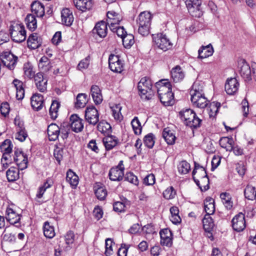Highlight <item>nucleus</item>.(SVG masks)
I'll use <instances>...</instances> for the list:
<instances>
[{
	"mask_svg": "<svg viewBox=\"0 0 256 256\" xmlns=\"http://www.w3.org/2000/svg\"><path fill=\"white\" fill-rule=\"evenodd\" d=\"M12 40L17 43L24 42L26 38V31L22 24L14 23L12 24L10 29Z\"/></svg>",
	"mask_w": 256,
	"mask_h": 256,
	"instance_id": "nucleus-1",
	"label": "nucleus"
},
{
	"mask_svg": "<svg viewBox=\"0 0 256 256\" xmlns=\"http://www.w3.org/2000/svg\"><path fill=\"white\" fill-rule=\"evenodd\" d=\"M138 88L142 96H146L145 98L150 100L154 95L152 83L150 78L144 77L141 78L138 85Z\"/></svg>",
	"mask_w": 256,
	"mask_h": 256,
	"instance_id": "nucleus-2",
	"label": "nucleus"
},
{
	"mask_svg": "<svg viewBox=\"0 0 256 256\" xmlns=\"http://www.w3.org/2000/svg\"><path fill=\"white\" fill-rule=\"evenodd\" d=\"M190 14L192 16L200 18L202 14L201 0H184Z\"/></svg>",
	"mask_w": 256,
	"mask_h": 256,
	"instance_id": "nucleus-3",
	"label": "nucleus"
},
{
	"mask_svg": "<svg viewBox=\"0 0 256 256\" xmlns=\"http://www.w3.org/2000/svg\"><path fill=\"white\" fill-rule=\"evenodd\" d=\"M0 58L3 64L10 70L14 69L18 59L10 52H3L0 54Z\"/></svg>",
	"mask_w": 256,
	"mask_h": 256,
	"instance_id": "nucleus-4",
	"label": "nucleus"
},
{
	"mask_svg": "<svg viewBox=\"0 0 256 256\" xmlns=\"http://www.w3.org/2000/svg\"><path fill=\"white\" fill-rule=\"evenodd\" d=\"M153 40L156 45L164 52L172 47V44L166 34H158L156 36L154 37Z\"/></svg>",
	"mask_w": 256,
	"mask_h": 256,
	"instance_id": "nucleus-5",
	"label": "nucleus"
},
{
	"mask_svg": "<svg viewBox=\"0 0 256 256\" xmlns=\"http://www.w3.org/2000/svg\"><path fill=\"white\" fill-rule=\"evenodd\" d=\"M13 159L18 167V169L23 170L27 168L28 158L21 150L15 148Z\"/></svg>",
	"mask_w": 256,
	"mask_h": 256,
	"instance_id": "nucleus-6",
	"label": "nucleus"
},
{
	"mask_svg": "<svg viewBox=\"0 0 256 256\" xmlns=\"http://www.w3.org/2000/svg\"><path fill=\"white\" fill-rule=\"evenodd\" d=\"M86 120L90 124L96 125L99 122V114L94 106L86 108L85 110Z\"/></svg>",
	"mask_w": 256,
	"mask_h": 256,
	"instance_id": "nucleus-7",
	"label": "nucleus"
},
{
	"mask_svg": "<svg viewBox=\"0 0 256 256\" xmlns=\"http://www.w3.org/2000/svg\"><path fill=\"white\" fill-rule=\"evenodd\" d=\"M156 87L158 96L164 94L172 93V86L168 80H161L156 83Z\"/></svg>",
	"mask_w": 256,
	"mask_h": 256,
	"instance_id": "nucleus-8",
	"label": "nucleus"
},
{
	"mask_svg": "<svg viewBox=\"0 0 256 256\" xmlns=\"http://www.w3.org/2000/svg\"><path fill=\"white\" fill-rule=\"evenodd\" d=\"M233 229L238 232L242 231L246 228L244 214L242 212L237 214L232 220Z\"/></svg>",
	"mask_w": 256,
	"mask_h": 256,
	"instance_id": "nucleus-9",
	"label": "nucleus"
},
{
	"mask_svg": "<svg viewBox=\"0 0 256 256\" xmlns=\"http://www.w3.org/2000/svg\"><path fill=\"white\" fill-rule=\"evenodd\" d=\"M6 219L11 224L17 228L20 226V215L16 214V212L10 208H8L6 210Z\"/></svg>",
	"mask_w": 256,
	"mask_h": 256,
	"instance_id": "nucleus-10",
	"label": "nucleus"
},
{
	"mask_svg": "<svg viewBox=\"0 0 256 256\" xmlns=\"http://www.w3.org/2000/svg\"><path fill=\"white\" fill-rule=\"evenodd\" d=\"M34 82L36 88L40 92H44L46 91L48 80L44 78L42 72H38L36 74Z\"/></svg>",
	"mask_w": 256,
	"mask_h": 256,
	"instance_id": "nucleus-11",
	"label": "nucleus"
},
{
	"mask_svg": "<svg viewBox=\"0 0 256 256\" xmlns=\"http://www.w3.org/2000/svg\"><path fill=\"white\" fill-rule=\"evenodd\" d=\"M240 66V74L245 81H250L252 80V71L249 64L244 60L238 64Z\"/></svg>",
	"mask_w": 256,
	"mask_h": 256,
	"instance_id": "nucleus-12",
	"label": "nucleus"
},
{
	"mask_svg": "<svg viewBox=\"0 0 256 256\" xmlns=\"http://www.w3.org/2000/svg\"><path fill=\"white\" fill-rule=\"evenodd\" d=\"M70 127L72 131L76 132H81L84 128L83 120L78 114H72L70 118Z\"/></svg>",
	"mask_w": 256,
	"mask_h": 256,
	"instance_id": "nucleus-13",
	"label": "nucleus"
},
{
	"mask_svg": "<svg viewBox=\"0 0 256 256\" xmlns=\"http://www.w3.org/2000/svg\"><path fill=\"white\" fill-rule=\"evenodd\" d=\"M124 176V168L116 166L110 169L108 172L110 179L112 181H120Z\"/></svg>",
	"mask_w": 256,
	"mask_h": 256,
	"instance_id": "nucleus-14",
	"label": "nucleus"
},
{
	"mask_svg": "<svg viewBox=\"0 0 256 256\" xmlns=\"http://www.w3.org/2000/svg\"><path fill=\"white\" fill-rule=\"evenodd\" d=\"M160 244L168 247L172 245V233L168 228H165L160 231Z\"/></svg>",
	"mask_w": 256,
	"mask_h": 256,
	"instance_id": "nucleus-15",
	"label": "nucleus"
},
{
	"mask_svg": "<svg viewBox=\"0 0 256 256\" xmlns=\"http://www.w3.org/2000/svg\"><path fill=\"white\" fill-rule=\"evenodd\" d=\"M73 2L76 8L82 12L90 10L94 5L92 0H74Z\"/></svg>",
	"mask_w": 256,
	"mask_h": 256,
	"instance_id": "nucleus-16",
	"label": "nucleus"
},
{
	"mask_svg": "<svg viewBox=\"0 0 256 256\" xmlns=\"http://www.w3.org/2000/svg\"><path fill=\"white\" fill-rule=\"evenodd\" d=\"M239 84L236 78H228L225 84V90L228 94H234L238 89Z\"/></svg>",
	"mask_w": 256,
	"mask_h": 256,
	"instance_id": "nucleus-17",
	"label": "nucleus"
},
{
	"mask_svg": "<svg viewBox=\"0 0 256 256\" xmlns=\"http://www.w3.org/2000/svg\"><path fill=\"white\" fill-rule=\"evenodd\" d=\"M190 100L194 106L200 108H206L208 104V100L204 94L194 95L193 96H191Z\"/></svg>",
	"mask_w": 256,
	"mask_h": 256,
	"instance_id": "nucleus-18",
	"label": "nucleus"
},
{
	"mask_svg": "<svg viewBox=\"0 0 256 256\" xmlns=\"http://www.w3.org/2000/svg\"><path fill=\"white\" fill-rule=\"evenodd\" d=\"M107 24L105 22L101 21L96 24L92 32L96 34L99 37L104 38L107 35Z\"/></svg>",
	"mask_w": 256,
	"mask_h": 256,
	"instance_id": "nucleus-19",
	"label": "nucleus"
},
{
	"mask_svg": "<svg viewBox=\"0 0 256 256\" xmlns=\"http://www.w3.org/2000/svg\"><path fill=\"white\" fill-rule=\"evenodd\" d=\"M61 126L59 127L55 124H52L48 126V134L50 141L56 140L60 136Z\"/></svg>",
	"mask_w": 256,
	"mask_h": 256,
	"instance_id": "nucleus-20",
	"label": "nucleus"
},
{
	"mask_svg": "<svg viewBox=\"0 0 256 256\" xmlns=\"http://www.w3.org/2000/svg\"><path fill=\"white\" fill-rule=\"evenodd\" d=\"M31 106L32 108L36 111L40 110L43 106L44 98L39 94H36L32 95L30 98Z\"/></svg>",
	"mask_w": 256,
	"mask_h": 256,
	"instance_id": "nucleus-21",
	"label": "nucleus"
},
{
	"mask_svg": "<svg viewBox=\"0 0 256 256\" xmlns=\"http://www.w3.org/2000/svg\"><path fill=\"white\" fill-rule=\"evenodd\" d=\"M202 224L204 230L208 232V236L210 238L212 237L211 232L212 230L214 224L210 216L208 214H206L202 219Z\"/></svg>",
	"mask_w": 256,
	"mask_h": 256,
	"instance_id": "nucleus-22",
	"label": "nucleus"
},
{
	"mask_svg": "<svg viewBox=\"0 0 256 256\" xmlns=\"http://www.w3.org/2000/svg\"><path fill=\"white\" fill-rule=\"evenodd\" d=\"M42 39L38 36L36 33L31 34L27 40V44L28 48L32 49H36L38 48L42 45Z\"/></svg>",
	"mask_w": 256,
	"mask_h": 256,
	"instance_id": "nucleus-23",
	"label": "nucleus"
},
{
	"mask_svg": "<svg viewBox=\"0 0 256 256\" xmlns=\"http://www.w3.org/2000/svg\"><path fill=\"white\" fill-rule=\"evenodd\" d=\"M171 78L174 82H181L184 78L185 74L181 67L176 66L172 68L171 72Z\"/></svg>",
	"mask_w": 256,
	"mask_h": 256,
	"instance_id": "nucleus-24",
	"label": "nucleus"
},
{
	"mask_svg": "<svg viewBox=\"0 0 256 256\" xmlns=\"http://www.w3.org/2000/svg\"><path fill=\"white\" fill-rule=\"evenodd\" d=\"M62 24L70 26L74 22V16L72 12L68 8H64L61 12Z\"/></svg>",
	"mask_w": 256,
	"mask_h": 256,
	"instance_id": "nucleus-25",
	"label": "nucleus"
},
{
	"mask_svg": "<svg viewBox=\"0 0 256 256\" xmlns=\"http://www.w3.org/2000/svg\"><path fill=\"white\" fill-rule=\"evenodd\" d=\"M162 137L168 145H173L174 144L176 136L174 131L170 130V128L168 127L164 129L162 131Z\"/></svg>",
	"mask_w": 256,
	"mask_h": 256,
	"instance_id": "nucleus-26",
	"label": "nucleus"
},
{
	"mask_svg": "<svg viewBox=\"0 0 256 256\" xmlns=\"http://www.w3.org/2000/svg\"><path fill=\"white\" fill-rule=\"evenodd\" d=\"M152 16L150 12H143L140 13L136 19L138 25L151 24Z\"/></svg>",
	"mask_w": 256,
	"mask_h": 256,
	"instance_id": "nucleus-27",
	"label": "nucleus"
},
{
	"mask_svg": "<svg viewBox=\"0 0 256 256\" xmlns=\"http://www.w3.org/2000/svg\"><path fill=\"white\" fill-rule=\"evenodd\" d=\"M90 92L95 104H100L102 101V96L99 87L96 85H92L90 88Z\"/></svg>",
	"mask_w": 256,
	"mask_h": 256,
	"instance_id": "nucleus-28",
	"label": "nucleus"
},
{
	"mask_svg": "<svg viewBox=\"0 0 256 256\" xmlns=\"http://www.w3.org/2000/svg\"><path fill=\"white\" fill-rule=\"evenodd\" d=\"M204 82L202 81L196 80L193 84L192 89L190 90L191 96L194 95H200L204 94Z\"/></svg>",
	"mask_w": 256,
	"mask_h": 256,
	"instance_id": "nucleus-29",
	"label": "nucleus"
},
{
	"mask_svg": "<svg viewBox=\"0 0 256 256\" xmlns=\"http://www.w3.org/2000/svg\"><path fill=\"white\" fill-rule=\"evenodd\" d=\"M201 122L202 120L198 117L195 112L193 114L192 117L188 118V119L184 122V124L192 128H197L200 127Z\"/></svg>",
	"mask_w": 256,
	"mask_h": 256,
	"instance_id": "nucleus-30",
	"label": "nucleus"
},
{
	"mask_svg": "<svg viewBox=\"0 0 256 256\" xmlns=\"http://www.w3.org/2000/svg\"><path fill=\"white\" fill-rule=\"evenodd\" d=\"M214 52V49L210 44L206 46H202L198 51V58L201 59L206 58L211 56Z\"/></svg>",
	"mask_w": 256,
	"mask_h": 256,
	"instance_id": "nucleus-31",
	"label": "nucleus"
},
{
	"mask_svg": "<svg viewBox=\"0 0 256 256\" xmlns=\"http://www.w3.org/2000/svg\"><path fill=\"white\" fill-rule=\"evenodd\" d=\"M65 144L66 142H60L59 144L55 145L54 155L59 164L63 158L64 154V147Z\"/></svg>",
	"mask_w": 256,
	"mask_h": 256,
	"instance_id": "nucleus-32",
	"label": "nucleus"
},
{
	"mask_svg": "<svg viewBox=\"0 0 256 256\" xmlns=\"http://www.w3.org/2000/svg\"><path fill=\"white\" fill-rule=\"evenodd\" d=\"M31 9L38 17H42L44 14V6L40 2H33L31 4Z\"/></svg>",
	"mask_w": 256,
	"mask_h": 256,
	"instance_id": "nucleus-33",
	"label": "nucleus"
},
{
	"mask_svg": "<svg viewBox=\"0 0 256 256\" xmlns=\"http://www.w3.org/2000/svg\"><path fill=\"white\" fill-rule=\"evenodd\" d=\"M103 142L107 150L112 149L118 143V138L114 136H108L103 139Z\"/></svg>",
	"mask_w": 256,
	"mask_h": 256,
	"instance_id": "nucleus-34",
	"label": "nucleus"
},
{
	"mask_svg": "<svg viewBox=\"0 0 256 256\" xmlns=\"http://www.w3.org/2000/svg\"><path fill=\"white\" fill-rule=\"evenodd\" d=\"M38 66L39 68L44 72H48L52 68L50 60L46 56H43L40 58Z\"/></svg>",
	"mask_w": 256,
	"mask_h": 256,
	"instance_id": "nucleus-35",
	"label": "nucleus"
},
{
	"mask_svg": "<svg viewBox=\"0 0 256 256\" xmlns=\"http://www.w3.org/2000/svg\"><path fill=\"white\" fill-rule=\"evenodd\" d=\"M214 200L211 198H206L204 202V208L206 214L209 216L213 214L215 211L214 206Z\"/></svg>",
	"mask_w": 256,
	"mask_h": 256,
	"instance_id": "nucleus-36",
	"label": "nucleus"
},
{
	"mask_svg": "<svg viewBox=\"0 0 256 256\" xmlns=\"http://www.w3.org/2000/svg\"><path fill=\"white\" fill-rule=\"evenodd\" d=\"M66 180L74 188H76L78 184V177L70 169L67 172Z\"/></svg>",
	"mask_w": 256,
	"mask_h": 256,
	"instance_id": "nucleus-37",
	"label": "nucleus"
},
{
	"mask_svg": "<svg viewBox=\"0 0 256 256\" xmlns=\"http://www.w3.org/2000/svg\"><path fill=\"white\" fill-rule=\"evenodd\" d=\"M27 28L31 31H34L37 28V22L36 17L32 14H28L25 18Z\"/></svg>",
	"mask_w": 256,
	"mask_h": 256,
	"instance_id": "nucleus-38",
	"label": "nucleus"
},
{
	"mask_svg": "<svg viewBox=\"0 0 256 256\" xmlns=\"http://www.w3.org/2000/svg\"><path fill=\"white\" fill-rule=\"evenodd\" d=\"M8 180L13 182L19 178V170L16 168L10 167L6 172Z\"/></svg>",
	"mask_w": 256,
	"mask_h": 256,
	"instance_id": "nucleus-39",
	"label": "nucleus"
},
{
	"mask_svg": "<svg viewBox=\"0 0 256 256\" xmlns=\"http://www.w3.org/2000/svg\"><path fill=\"white\" fill-rule=\"evenodd\" d=\"M88 96L86 94H78L76 98L75 106L76 108H82L85 106L88 102Z\"/></svg>",
	"mask_w": 256,
	"mask_h": 256,
	"instance_id": "nucleus-40",
	"label": "nucleus"
},
{
	"mask_svg": "<svg viewBox=\"0 0 256 256\" xmlns=\"http://www.w3.org/2000/svg\"><path fill=\"white\" fill-rule=\"evenodd\" d=\"M220 198L224 206L227 210H230L233 206L232 197L229 193L223 192L220 194Z\"/></svg>",
	"mask_w": 256,
	"mask_h": 256,
	"instance_id": "nucleus-41",
	"label": "nucleus"
},
{
	"mask_svg": "<svg viewBox=\"0 0 256 256\" xmlns=\"http://www.w3.org/2000/svg\"><path fill=\"white\" fill-rule=\"evenodd\" d=\"M160 102L165 106H172L174 104V94L172 93L158 96Z\"/></svg>",
	"mask_w": 256,
	"mask_h": 256,
	"instance_id": "nucleus-42",
	"label": "nucleus"
},
{
	"mask_svg": "<svg viewBox=\"0 0 256 256\" xmlns=\"http://www.w3.org/2000/svg\"><path fill=\"white\" fill-rule=\"evenodd\" d=\"M244 195L246 198L248 200H256V190L255 188L248 185L244 189Z\"/></svg>",
	"mask_w": 256,
	"mask_h": 256,
	"instance_id": "nucleus-43",
	"label": "nucleus"
},
{
	"mask_svg": "<svg viewBox=\"0 0 256 256\" xmlns=\"http://www.w3.org/2000/svg\"><path fill=\"white\" fill-rule=\"evenodd\" d=\"M43 232L44 236L48 238H52L55 236V232L53 226H50L48 222H46L43 226Z\"/></svg>",
	"mask_w": 256,
	"mask_h": 256,
	"instance_id": "nucleus-44",
	"label": "nucleus"
},
{
	"mask_svg": "<svg viewBox=\"0 0 256 256\" xmlns=\"http://www.w3.org/2000/svg\"><path fill=\"white\" fill-rule=\"evenodd\" d=\"M233 142L232 138L228 137H223L219 141L220 146L226 149L227 151H231L232 150Z\"/></svg>",
	"mask_w": 256,
	"mask_h": 256,
	"instance_id": "nucleus-45",
	"label": "nucleus"
},
{
	"mask_svg": "<svg viewBox=\"0 0 256 256\" xmlns=\"http://www.w3.org/2000/svg\"><path fill=\"white\" fill-rule=\"evenodd\" d=\"M60 106V103L56 100H52L49 110V114L50 118L55 120L58 116V110Z\"/></svg>",
	"mask_w": 256,
	"mask_h": 256,
	"instance_id": "nucleus-46",
	"label": "nucleus"
},
{
	"mask_svg": "<svg viewBox=\"0 0 256 256\" xmlns=\"http://www.w3.org/2000/svg\"><path fill=\"white\" fill-rule=\"evenodd\" d=\"M98 130L104 134H108L111 132L110 125L106 121L100 122L97 126Z\"/></svg>",
	"mask_w": 256,
	"mask_h": 256,
	"instance_id": "nucleus-47",
	"label": "nucleus"
},
{
	"mask_svg": "<svg viewBox=\"0 0 256 256\" xmlns=\"http://www.w3.org/2000/svg\"><path fill=\"white\" fill-rule=\"evenodd\" d=\"M52 182L49 179H47L46 182H44V184L39 187L37 194L36 197L40 198L42 197L46 190L52 186Z\"/></svg>",
	"mask_w": 256,
	"mask_h": 256,
	"instance_id": "nucleus-48",
	"label": "nucleus"
},
{
	"mask_svg": "<svg viewBox=\"0 0 256 256\" xmlns=\"http://www.w3.org/2000/svg\"><path fill=\"white\" fill-rule=\"evenodd\" d=\"M221 104L218 102H212L210 104L208 110L210 117H214L218 111V109L220 107Z\"/></svg>",
	"mask_w": 256,
	"mask_h": 256,
	"instance_id": "nucleus-49",
	"label": "nucleus"
},
{
	"mask_svg": "<svg viewBox=\"0 0 256 256\" xmlns=\"http://www.w3.org/2000/svg\"><path fill=\"white\" fill-rule=\"evenodd\" d=\"M131 125L136 134H141L142 126L138 117H134L131 122Z\"/></svg>",
	"mask_w": 256,
	"mask_h": 256,
	"instance_id": "nucleus-50",
	"label": "nucleus"
},
{
	"mask_svg": "<svg viewBox=\"0 0 256 256\" xmlns=\"http://www.w3.org/2000/svg\"><path fill=\"white\" fill-rule=\"evenodd\" d=\"M122 44L124 48H130L134 44V36L132 34H126L122 38Z\"/></svg>",
	"mask_w": 256,
	"mask_h": 256,
	"instance_id": "nucleus-51",
	"label": "nucleus"
},
{
	"mask_svg": "<svg viewBox=\"0 0 256 256\" xmlns=\"http://www.w3.org/2000/svg\"><path fill=\"white\" fill-rule=\"evenodd\" d=\"M110 108L112 115L115 120H120L122 119V116L120 112L122 107L120 104H116L110 107Z\"/></svg>",
	"mask_w": 256,
	"mask_h": 256,
	"instance_id": "nucleus-52",
	"label": "nucleus"
},
{
	"mask_svg": "<svg viewBox=\"0 0 256 256\" xmlns=\"http://www.w3.org/2000/svg\"><path fill=\"white\" fill-rule=\"evenodd\" d=\"M178 171L181 174H186L190 169L189 163L185 160L181 162L178 166Z\"/></svg>",
	"mask_w": 256,
	"mask_h": 256,
	"instance_id": "nucleus-53",
	"label": "nucleus"
},
{
	"mask_svg": "<svg viewBox=\"0 0 256 256\" xmlns=\"http://www.w3.org/2000/svg\"><path fill=\"white\" fill-rule=\"evenodd\" d=\"M109 68L111 70L117 73H121L124 70V64L122 60L110 64Z\"/></svg>",
	"mask_w": 256,
	"mask_h": 256,
	"instance_id": "nucleus-54",
	"label": "nucleus"
},
{
	"mask_svg": "<svg viewBox=\"0 0 256 256\" xmlns=\"http://www.w3.org/2000/svg\"><path fill=\"white\" fill-rule=\"evenodd\" d=\"M194 113V112L193 110L190 108H186L180 111L179 112V116L181 120L184 122L188 119V118L192 117Z\"/></svg>",
	"mask_w": 256,
	"mask_h": 256,
	"instance_id": "nucleus-55",
	"label": "nucleus"
},
{
	"mask_svg": "<svg viewBox=\"0 0 256 256\" xmlns=\"http://www.w3.org/2000/svg\"><path fill=\"white\" fill-rule=\"evenodd\" d=\"M12 144L10 140H4L0 146L1 151L4 153L5 152H12Z\"/></svg>",
	"mask_w": 256,
	"mask_h": 256,
	"instance_id": "nucleus-56",
	"label": "nucleus"
},
{
	"mask_svg": "<svg viewBox=\"0 0 256 256\" xmlns=\"http://www.w3.org/2000/svg\"><path fill=\"white\" fill-rule=\"evenodd\" d=\"M144 145L149 148H152L154 144V135L152 134H148L144 138Z\"/></svg>",
	"mask_w": 256,
	"mask_h": 256,
	"instance_id": "nucleus-57",
	"label": "nucleus"
},
{
	"mask_svg": "<svg viewBox=\"0 0 256 256\" xmlns=\"http://www.w3.org/2000/svg\"><path fill=\"white\" fill-rule=\"evenodd\" d=\"M24 73L26 76L29 78H34V72L33 70V66L29 64H25L24 66Z\"/></svg>",
	"mask_w": 256,
	"mask_h": 256,
	"instance_id": "nucleus-58",
	"label": "nucleus"
},
{
	"mask_svg": "<svg viewBox=\"0 0 256 256\" xmlns=\"http://www.w3.org/2000/svg\"><path fill=\"white\" fill-rule=\"evenodd\" d=\"M176 194V191L172 186L167 188L163 192L164 197L167 200L174 198Z\"/></svg>",
	"mask_w": 256,
	"mask_h": 256,
	"instance_id": "nucleus-59",
	"label": "nucleus"
},
{
	"mask_svg": "<svg viewBox=\"0 0 256 256\" xmlns=\"http://www.w3.org/2000/svg\"><path fill=\"white\" fill-rule=\"evenodd\" d=\"M138 32L142 36H145L148 35L150 32V24L138 25Z\"/></svg>",
	"mask_w": 256,
	"mask_h": 256,
	"instance_id": "nucleus-60",
	"label": "nucleus"
},
{
	"mask_svg": "<svg viewBox=\"0 0 256 256\" xmlns=\"http://www.w3.org/2000/svg\"><path fill=\"white\" fill-rule=\"evenodd\" d=\"M113 242L111 238H108L106 240L105 242V254L106 256H110L112 254V246Z\"/></svg>",
	"mask_w": 256,
	"mask_h": 256,
	"instance_id": "nucleus-61",
	"label": "nucleus"
},
{
	"mask_svg": "<svg viewBox=\"0 0 256 256\" xmlns=\"http://www.w3.org/2000/svg\"><path fill=\"white\" fill-rule=\"evenodd\" d=\"M125 180H127L134 185L138 184V180L136 176L132 172H126L124 177Z\"/></svg>",
	"mask_w": 256,
	"mask_h": 256,
	"instance_id": "nucleus-62",
	"label": "nucleus"
},
{
	"mask_svg": "<svg viewBox=\"0 0 256 256\" xmlns=\"http://www.w3.org/2000/svg\"><path fill=\"white\" fill-rule=\"evenodd\" d=\"M95 194L98 200H104L107 195V191L106 188L100 187L95 190Z\"/></svg>",
	"mask_w": 256,
	"mask_h": 256,
	"instance_id": "nucleus-63",
	"label": "nucleus"
},
{
	"mask_svg": "<svg viewBox=\"0 0 256 256\" xmlns=\"http://www.w3.org/2000/svg\"><path fill=\"white\" fill-rule=\"evenodd\" d=\"M17 131L16 138L20 142H24L28 135L24 130V127H22V126H20V129L18 130Z\"/></svg>",
	"mask_w": 256,
	"mask_h": 256,
	"instance_id": "nucleus-64",
	"label": "nucleus"
}]
</instances>
